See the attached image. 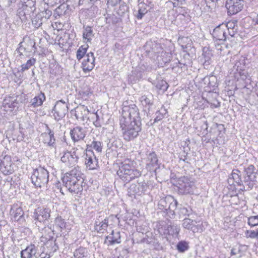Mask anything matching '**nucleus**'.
<instances>
[{
	"mask_svg": "<svg viewBox=\"0 0 258 258\" xmlns=\"http://www.w3.org/2000/svg\"><path fill=\"white\" fill-rule=\"evenodd\" d=\"M16 51L18 54H19L20 58H22V56H23V52L21 50H19V48H17Z\"/></svg>",
	"mask_w": 258,
	"mask_h": 258,
	"instance_id": "obj_64",
	"label": "nucleus"
},
{
	"mask_svg": "<svg viewBox=\"0 0 258 258\" xmlns=\"http://www.w3.org/2000/svg\"><path fill=\"white\" fill-rule=\"evenodd\" d=\"M118 176L124 182H128L136 177L141 175V173L137 169H135L126 163H122L117 171Z\"/></svg>",
	"mask_w": 258,
	"mask_h": 258,
	"instance_id": "obj_5",
	"label": "nucleus"
},
{
	"mask_svg": "<svg viewBox=\"0 0 258 258\" xmlns=\"http://www.w3.org/2000/svg\"><path fill=\"white\" fill-rule=\"evenodd\" d=\"M239 74L241 78L243 80H245L247 77V73L245 71H242L239 73Z\"/></svg>",
	"mask_w": 258,
	"mask_h": 258,
	"instance_id": "obj_60",
	"label": "nucleus"
},
{
	"mask_svg": "<svg viewBox=\"0 0 258 258\" xmlns=\"http://www.w3.org/2000/svg\"><path fill=\"white\" fill-rule=\"evenodd\" d=\"M68 111L67 104L62 100L57 101L52 109L54 119L58 121L63 118Z\"/></svg>",
	"mask_w": 258,
	"mask_h": 258,
	"instance_id": "obj_10",
	"label": "nucleus"
},
{
	"mask_svg": "<svg viewBox=\"0 0 258 258\" xmlns=\"http://www.w3.org/2000/svg\"><path fill=\"white\" fill-rule=\"evenodd\" d=\"M95 57L93 52L86 54L82 63V68L84 72L91 71L95 66Z\"/></svg>",
	"mask_w": 258,
	"mask_h": 258,
	"instance_id": "obj_18",
	"label": "nucleus"
},
{
	"mask_svg": "<svg viewBox=\"0 0 258 258\" xmlns=\"http://www.w3.org/2000/svg\"><path fill=\"white\" fill-rule=\"evenodd\" d=\"M39 231H41L43 235L41 237V241L44 242L46 245H50L52 247V249L56 250L58 246L56 245V239L54 238V225H50L47 226H42Z\"/></svg>",
	"mask_w": 258,
	"mask_h": 258,
	"instance_id": "obj_7",
	"label": "nucleus"
},
{
	"mask_svg": "<svg viewBox=\"0 0 258 258\" xmlns=\"http://www.w3.org/2000/svg\"><path fill=\"white\" fill-rule=\"evenodd\" d=\"M178 191L181 194H193L195 184L186 177H181L177 181Z\"/></svg>",
	"mask_w": 258,
	"mask_h": 258,
	"instance_id": "obj_9",
	"label": "nucleus"
},
{
	"mask_svg": "<svg viewBox=\"0 0 258 258\" xmlns=\"http://www.w3.org/2000/svg\"><path fill=\"white\" fill-rule=\"evenodd\" d=\"M178 202L173 197L167 196L160 197L158 201V208L169 215H174V210L177 206Z\"/></svg>",
	"mask_w": 258,
	"mask_h": 258,
	"instance_id": "obj_6",
	"label": "nucleus"
},
{
	"mask_svg": "<svg viewBox=\"0 0 258 258\" xmlns=\"http://www.w3.org/2000/svg\"><path fill=\"white\" fill-rule=\"evenodd\" d=\"M164 234H168L169 235H174L178 234L179 232V228L177 225L172 224L170 222V224H167L165 227Z\"/></svg>",
	"mask_w": 258,
	"mask_h": 258,
	"instance_id": "obj_31",
	"label": "nucleus"
},
{
	"mask_svg": "<svg viewBox=\"0 0 258 258\" xmlns=\"http://www.w3.org/2000/svg\"><path fill=\"white\" fill-rule=\"evenodd\" d=\"M78 159L79 157L76 155L75 152H64L60 158L61 161L68 167L75 166L78 163Z\"/></svg>",
	"mask_w": 258,
	"mask_h": 258,
	"instance_id": "obj_13",
	"label": "nucleus"
},
{
	"mask_svg": "<svg viewBox=\"0 0 258 258\" xmlns=\"http://www.w3.org/2000/svg\"><path fill=\"white\" fill-rule=\"evenodd\" d=\"M86 130L80 126H77L70 131L71 139L74 142L83 140L86 136Z\"/></svg>",
	"mask_w": 258,
	"mask_h": 258,
	"instance_id": "obj_17",
	"label": "nucleus"
},
{
	"mask_svg": "<svg viewBox=\"0 0 258 258\" xmlns=\"http://www.w3.org/2000/svg\"><path fill=\"white\" fill-rule=\"evenodd\" d=\"M0 171L5 175H10L14 172L13 165L10 156H5L4 160L1 161Z\"/></svg>",
	"mask_w": 258,
	"mask_h": 258,
	"instance_id": "obj_15",
	"label": "nucleus"
},
{
	"mask_svg": "<svg viewBox=\"0 0 258 258\" xmlns=\"http://www.w3.org/2000/svg\"><path fill=\"white\" fill-rule=\"evenodd\" d=\"M17 15L22 20H23L25 19V16L28 14L27 13V11H25V9H23V7L22 6L18 10Z\"/></svg>",
	"mask_w": 258,
	"mask_h": 258,
	"instance_id": "obj_52",
	"label": "nucleus"
},
{
	"mask_svg": "<svg viewBox=\"0 0 258 258\" xmlns=\"http://www.w3.org/2000/svg\"><path fill=\"white\" fill-rule=\"evenodd\" d=\"M85 164L89 169H96L98 161L93 151L91 149H87L85 155Z\"/></svg>",
	"mask_w": 258,
	"mask_h": 258,
	"instance_id": "obj_16",
	"label": "nucleus"
},
{
	"mask_svg": "<svg viewBox=\"0 0 258 258\" xmlns=\"http://www.w3.org/2000/svg\"><path fill=\"white\" fill-rule=\"evenodd\" d=\"M106 239L108 240L109 244L108 245H113V244H111L112 242L111 240H113V236L112 235H108L106 236Z\"/></svg>",
	"mask_w": 258,
	"mask_h": 258,
	"instance_id": "obj_63",
	"label": "nucleus"
},
{
	"mask_svg": "<svg viewBox=\"0 0 258 258\" xmlns=\"http://www.w3.org/2000/svg\"><path fill=\"white\" fill-rule=\"evenodd\" d=\"M45 100V96L44 93L41 92L37 96L31 99L30 101V106L36 108L42 105Z\"/></svg>",
	"mask_w": 258,
	"mask_h": 258,
	"instance_id": "obj_28",
	"label": "nucleus"
},
{
	"mask_svg": "<svg viewBox=\"0 0 258 258\" xmlns=\"http://www.w3.org/2000/svg\"><path fill=\"white\" fill-rule=\"evenodd\" d=\"M108 226V218L106 217L104 219L99 216L95 221L94 228L95 230L98 233H103L107 229Z\"/></svg>",
	"mask_w": 258,
	"mask_h": 258,
	"instance_id": "obj_25",
	"label": "nucleus"
},
{
	"mask_svg": "<svg viewBox=\"0 0 258 258\" xmlns=\"http://www.w3.org/2000/svg\"><path fill=\"white\" fill-rule=\"evenodd\" d=\"M10 214L13 216L14 220L22 223L25 221L24 217V211L20 207H13L10 210Z\"/></svg>",
	"mask_w": 258,
	"mask_h": 258,
	"instance_id": "obj_26",
	"label": "nucleus"
},
{
	"mask_svg": "<svg viewBox=\"0 0 258 258\" xmlns=\"http://www.w3.org/2000/svg\"><path fill=\"white\" fill-rule=\"evenodd\" d=\"M142 78V71L137 68L132 72L128 76V80L131 83H136Z\"/></svg>",
	"mask_w": 258,
	"mask_h": 258,
	"instance_id": "obj_32",
	"label": "nucleus"
},
{
	"mask_svg": "<svg viewBox=\"0 0 258 258\" xmlns=\"http://www.w3.org/2000/svg\"><path fill=\"white\" fill-rule=\"evenodd\" d=\"M18 101L16 97H6L3 101V107L6 111H12L15 108H18Z\"/></svg>",
	"mask_w": 258,
	"mask_h": 258,
	"instance_id": "obj_20",
	"label": "nucleus"
},
{
	"mask_svg": "<svg viewBox=\"0 0 258 258\" xmlns=\"http://www.w3.org/2000/svg\"><path fill=\"white\" fill-rule=\"evenodd\" d=\"M152 45L150 49H149L148 48V45L146 46V52L149 56H153V54H156L158 53V51H157V48L158 47V44L157 43H151Z\"/></svg>",
	"mask_w": 258,
	"mask_h": 258,
	"instance_id": "obj_40",
	"label": "nucleus"
},
{
	"mask_svg": "<svg viewBox=\"0 0 258 258\" xmlns=\"http://www.w3.org/2000/svg\"><path fill=\"white\" fill-rule=\"evenodd\" d=\"M156 87L161 90L166 91L167 89L168 86L165 81L161 80L158 82Z\"/></svg>",
	"mask_w": 258,
	"mask_h": 258,
	"instance_id": "obj_51",
	"label": "nucleus"
},
{
	"mask_svg": "<svg viewBox=\"0 0 258 258\" xmlns=\"http://www.w3.org/2000/svg\"><path fill=\"white\" fill-rule=\"evenodd\" d=\"M94 115L96 119V120L93 121V124L97 127H101V124L98 115L96 113L94 114Z\"/></svg>",
	"mask_w": 258,
	"mask_h": 258,
	"instance_id": "obj_55",
	"label": "nucleus"
},
{
	"mask_svg": "<svg viewBox=\"0 0 258 258\" xmlns=\"http://www.w3.org/2000/svg\"><path fill=\"white\" fill-rule=\"evenodd\" d=\"M212 56V52L210 50H203V54L201 57V61L203 62L204 66H208L210 64Z\"/></svg>",
	"mask_w": 258,
	"mask_h": 258,
	"instance_id": "obj_33",
	"label": "nucleus"
},
{
	"mask_svg": "<svg viewBox=\"0 0 258 258\" xmlns=\"http://www.w3.org/2000/svg\"><path fill=\"white\" fill-rule=\"evenodd\" d=\"M183 227L193 232H201L203 231V226L200 221H194L189 218H185L183 220Z\"/></svg>",
	"mask_w": 258,
	"mask_h": 258,
	"instance_id": "obj_12",
	"label": "nucleus"
},
{
	"mask_svg": "<svg viewBox=\"0 0 258 258\" xmlns=\"http://www.w3.org/2000/svg\"><path fill=\"white\" fill-rule=\"evenodd\" d=\"M187 153H186V155H180L179 156V160L180 161H183L184 162L188 163V162L187 161Z\"/></svg>",
	"mask_w": 258,
	"mask_h": 258,
	"instance_id": "obj_61",
	"label": "nucleus"
},
{
	"mask_svg": "<svg viewBox=\"0 0 258 258\" xmlns=\"http://www.w3.org/2000/svg\"><path fill=\"white\" fill-rule=\"evenodd\" d=\"M91 93L90 91L86 90V91H82L80 92V94L82 98H84L85 100L87 99L89 94Z\"/></svg>",
	"mask_w": 258,
	"mask_h": 258,
	"instance_id": "obj_54",
	"label": "nucleus"
},
{
	"mask_svg": "<svg viewBox=\"0 0 258 258\" xmlns=\"http://www.w3.org/2000/svg\"><path fill=\"white\" fill-rule=\"evenodd\" d=\"M226 30L227 28L225 25H219L213 30L212 34L216 40L225 41L226 40Z\"/></svg>",
	"mask_w": 258,
	"mask_h": 258,
	"instance_id": "obj_24",
	"label": "nucleus"
},
{
	"mask_svg": "<svg viewBox=\"0 0 258 258\" xmlns=\"http://www.w3.org/2000/svg\"><path fill=\"white\" fill-rule=\"evenodd\" d=\"M176 248L180 252H184L188 249V243L184 241H179L177 245Z\"/></svg>",
	"mask_w": 258,
	"mask_h": 258,
	"instance_id": "obj_42",
	"label": "nucleus"
},
{
	"mask_svg": "<svg viewBox=\"0 0 258 258\" xmlns=\"http://www.w3.org/2000/svg\"><path fill=\"white\" fill-rule=\"evenodd\" d=\"M145 14V13H144V12H143L142 11L139 9L137 12V13L135 15L138 20H141Z\"/></svg>",
	"mask_w": 258,
	"mask_h": 258,
	"instance_id": "obj_57",
	"label": "nucleus"
},
{
	"mask_svg": "<svg viewBox=\"0 0 258 258\" xmlns=\"http://www.w3.org/2000/svg\"><path fill=\"white\" fill-rule=\"evenodd\" d=\"M74 110H72V112H73ZM75 113L74 115L77 119L85 120V119H88V115L89 114L90 111L87 106L84 105H81L77 106L74 109Z\"/></svg>",
	"mask_w": 258,
	"mask_h": 258,
	"instance_id": "obj_21",
	"label": "nucleus"
},
{
	"mask_svg": "<svg viewBox=\"0 0 258 258\" xmlns=\"http://www.w3.org/2000/svg\"><path fill=\"white\" fill-rule=\"evenodd\" d=\"M157 166H158V159L155 152L153 151L147 155L146 168L149 171L154 170L156 172Z\"/></svg>",
	"mask_w": 258,
	"mask_h": 258,
	"instance_id": "obj_23",
	"label": "nucleus"
},
{
	"mask_svg": "<svg viewBox=\"0 0 258 258\" xmlns=\"http://www.w3.org/2000/svg\"><path fill=\"white\" fill-rule=\"evenodd\" d=\"M243 0H227L225 7L229 15H234L241 11L243 7Z\"/></svg>",
	"mask_w": 258,
	"mask_h": 258,
	"instance_id": "obj_11",
	"label": "nucleus"
},
{
	"mask_svg": "<svg viewBox=\"0 0 258 258\" xmlns=\"http://www.w3.org/2000/svg\"><path fill=\"white\" fill-rule=\"evenodd\" d=\"M88 254V250L86 248L82 247L76 249L74 252L75 258H87Z\"/></svg>",
	"mask_w": 258,
	"mask_h": 258,
	"instance_id": "obj_35",
	"label": "nucleus"
},
{
	"mask_svg": "<svg viewBox=\"0 0 258 258\" xmlns=\"http://www.w3.org/2000/svg\"><path fill=\"white\" fill-rule=\"evenodd\" d=\"M50 210L49 208H38L35 209L33 215L35 224L38 229L42 226L45 225L48 222L50 217Z\"/></svg>",
	"mask_w": 258,
	"mask_h": 258,
	"instance_id": "obj_8",
	"label": "nucleus"
},
{
	"mask_svg": "<svg viewBox=\"0 0 258 258\" xmlns=\"http://www.w3.org/2000/svg\"><path fill=\"white\" fill-rule=\"evenodd\" d=\"M55 225L57 226L60 231L66 228V222L64 220L60 217H57L55 218L54 221Z\"/></svg>",
	"mask_w": 258,
	"mask_h": 258,
	"instance_id": "obj_44",
	"label": "nucleus"
},
{
	"mask_svg": "<svg viewBox=\"0 0 258 258\" xmlns=\"http://www.w3.org/2000/svg\"><path fill=\"white\" fill-rule=\"evenodd\" d=\"M192 210L189 207H181L179 208V212L180 215L189 216L191 214Z\"/></svg>",
	"mask_w": 258,
	"mask_h": 258,
	"instance_id": "obj_49",
	"label": "nucleus"
},
{
	"mask_svg": "<svg viewBox=\"0 0 258 258\" xmlns=\"http://www.w3.org/2000/svg\"><path fill=\"white\" fill-rule=\"evenodd\" d=\"M111 235L113 236V240H111V244L114 243H120V232L119 231H114L112 230L111 233Z\"/></svg>",
	"mask_w": 258,
	"mask_h": 258,
	"instance_id": "obj_46",
	"label": "nucleus"
},
{
	"mask_svg": "<svg viewBox=\"0 0 258 258\" xmlns=\"http://www.w3.org/2000/svg\"><path fill=\"white\" fill-rule=\"evenodd\" d=\"M128 10V6L125 4H121L120 5L119 8L118 10V13L119 15H122L124 13L127 12Z\"/></svg>",
	"mask_w": 258,
	"mask_h": 258,
	"instance_id": "obj_53",
	"label": "nucleus"
},
{
	"mask_svg": "<svg viewBox=\"0 0 258 258\" xmlns=\"http://www.w3.org/2000/svg\"><path fill=\"white\" fill-rule=\"evenodd\" d=\"M178 63L180 65H178L177 66L181 68V69H183L184 70H186L187 69L186 66L187 64L185 62H182L181 60H178Z\"/></svg>",
	"mask_w": 258,
	"mask_h": 258,
	"instance_id": "obj_58",
	"label": "nucleus"
},
{
	"mask_svg": "<svg viewBox=\"0 0 258 258\" xmlns=\"http://www.w3.org/2000/svg\"><path fill=\"white\" fill-rule=\"evenodd\" d=\"M92 149L95 150L98 152H101L102 151V143L99 141H93L90 146Z\"/></svg>",
	"mask_w": 258,
	"mask_h": 258,
	"instance_id": "obj_48",
	"label": "nucleus"
},
{
	"mask_svg": "<svg viewBox=\"0 0 258 258\" xmlns=\"http://www.w3.org/2000/svg\"><path fill=\"white\" fill-rule=\"evenodd\" d=\"M148 187V185L144 181L139 182L137 183H132L128 188V193L131 195H141L144 193Z\"/></svg>",
	"mask_w": 258,
	"mask_h": 258,
	"instance_id": "obj_14",
	"label": "nucleus"
},
{
	"mask_svg": "<svg viewBox=\"0 0 258 258\" xmlns=\"http://www.w3.org/2000/svg\"><path fill=\"white\" fill-rule=\"evenodd\" d=\"M167 113V111L166 109L164 108L161 109L156 112V117L154 120L153 122H151L149 124V122L148 123V125H152L153 123L155 122H158V121L161 120L165 116L166 114Z\"/></svg>",
	"mask_w": 258,
	"mask_h": 258,
	"instance_id": "obj_36",
	"label": "nucleus"
},
{
	"mask_svg": "<svg viewBox=\"0 0 258 258\" xmlns=\"http://www.w3.org/2000/svg\"><path fill=\"white\" fill-rule=\"evenodd\" d=\"M88 46L82 45L78 49L77 51V58L79 60L81 59L83 57H85Z\"/></svg>",
	"mask_w": 258,
	"mask_h": 258,
	"instance_id": "obj_39",
	"label": "nucleus"
},
{
	"mask_svg": "<svg viewBox=\"0 0 258 258\" xmlns=\"http://www.w3.org/2000/svg\"><path fill=\"white\" fill-rule=\"evenodd\" d=\"M120 125L123 139L130 141L136 138L142 130L141 118L139 110L135 104L125 101L122 104Z\"/></svg>",
	"mask_w": 258,
	"mask_h": 258,
	"instance_id": "obj_1",
	"label": "nucleus"
},
{
	"mask_svg": "<svg viewBox=\"0 0 258 258\" xmlns=\"http://www.w3.org/2000/svg\"><path fill=\"white\" fill-rule=\"evenodd\" d=\"M245 234V237L247 238H256L258 239V228L256 231L247 230L246 231Z\"/></svg>",
	"mask_w": 258,
	"mask_h": 258,
	"instance_id": "obj_47",
	"label": "nucleus"
},
{
	"mask_svg": "<svg viewBox=\"0 0 258 258\" xmlns=\"http://www.w3.org/2000/svg\"><path fill=\"white\" fill-rule=\"evenodd\" d=\"M139 4V9L146 14L148 12L147 8L149 6L145 3V0H138Z\"/></svg>",
	"mask_w": 258,
	"mask_h": 258,
	"instance_id": "obj_50",
	"label": "nucleus"
},
{
	"mask_svg": "<svg viewBox=\"0 0 258 258\" xmlns=\"http://www.w3.org/2000/svg\"><path fill=\"white\" fill-rule=\"evenodd\" d=\"M22 6L28 15L34 13L36 10L35 0H24Z\"/></svg>",
	"mask_w": 258,
	"mask_h": 258,
	"instance_id": "obj_30",
	"label": "nucleus"
},
{
	"mask_svg": "<svg viewBox=\"0 0 258 258\" xmlns=\"http://www.w3.org/2000/svg\"><path fill=\"white\" fill-rule=\"evenodd\" d=\"M36 61V59L34 58H31L28 60L26 63L22 64L21 66V71L23 72L29 69L32 66H34Z\"/></svg>",
	"mask_w": 258,
	"mask_h": 258,
	"instance_id": "obj_38",
	"label": "nucleus"
},
{
	"mask_svg": "<svg viewBox=\"0 0 258 258\" xmlns=\"http://www.w3.org/2000/svg\"><path fill=\"white\" fill-rule=\"evenodd\" d=\"M257 170L253 165L245 167L243 172L234 169L232 170L228 181L233 180L238 186H242V190H251L257 182Z\"/></svg>",
	"mask_w": 258,
	"mask_h": 258,
	"instance_id": "obj_2",
	"label": "nucleus"
},
{
	"mask_svg": "<svg viewBox=\"0 0 258 258\" xmlns=\"http://www.w3.org/2000/svg\"><path fill=\"white\" fill-rule=\"evenodd\" d=\"M24 42H21L19 43V50L22 51V52H25L26 53V48H25L24 45L23 44Z\"/></svg>",
	"mask_w": 258,
	"mask_h": 258,
	"instance_id": "obj_59",
	"label": "nucleus"
},
{
	"mask_svg": "<svg viewBox=\"0 0 258 258\" xmlns=\"http://www.w3.org/2000/svg\"><path fill=\"white\" fill-rule=\"evenodd\" d=\"M46 131L47 133H44L41 135V136L45 138H49V141H46L47 142V145L49 146L54 147L55 145V139L54 136V132L51 131L48 127L47 124H45Z\"/></svg>",
	"mask_w": 258,
	"mask_h": 258,
	"instance_id": "obj_29",
	"label": "nucleus"
},
{
	"mask_svg": "<svg viewBox=\"0 0 258 258\" xmlns=\"http://www.w3.org/2000/svg\"><path fill=\"white\" fill-rule=\"evenodd\" d=\"M38 256L40 257V258H50V255L49 254L44 252H42L40 254L38 253Z\"/></svg>",
	"mask_w": 258,
	"mask_h": 258,
	"instance_id": "obj_62",
	"label": "nucleus"
},
{
	"mask_svg": "<svg viewBox=\"0 0 258 258\" xmlns=\"http://www.w3.org/2000/svg\"><path fill=\"white\" fill-rule=\"evenodd\" d=\"M38 14L42 16L43 18V20H44V21H45L47 23H49V24L51 22V21H49V19L52 15L51 11L48 9H46L45 11H43L38 13Z\"/></svg>",
	"mask_w": 258,
	"mask_h": 258,
	"instance_id": "obj_43",
	"label": "nucleus"
},
{
	"mask_svg": "<svg viewBox=\"0 0 258 258\" xmlns=\"http://www.w3.org/2000/svg\"><path fill=\"white\" fill-rule=\"evenodd\" d=\"M71 11V9L70 6L66 3H63L55 9L54 11L53 16L55 19L63 17L67 18L70 15Z\"/></svg>",
	"mask_w": 258,
	"mask_h": 258,
	"instance_id": "obj_19",
	"label": "nucleus"
},
{
	"mask_svg": "<svg viewBox=\"0 0 258 258\" xmlns=\"http://www.w3.org/2000/svg\"><path fill=\"white\" fill-rule=\"evenodd\" d=\"M49 172L43 167H39L33 170L31 176L32 183L39 187H47L48 182Z\"/></svg>",
	"mask_w": 258,
	"mask_h": 258,
	"instance_id": "obj_4",
	"label": "nucleus"
},
{
	"mask_svg": "<svg viewBox=\"0 0 258 258\" xmlns=\"http://www.w3.org/2000/svg\"><path fill=\"white\" fill-rule=\"evenodd\" d=\"M140 100L144 106L150 105L153 104V100L150 96L143 95L140 97Z\"/></svg>",
	"mask_w": 258,
	"mask_h": 258,
	"instance_id": "obj_41",
	"label": "nucleus"
},
{
	"mask_svg": "<svg viewBox=\"0 0 258 258\" xmlns=\"http://www.w3.org/2000/svg\"><path fill=\"white\" fill-rule=\"evenodd\" d=\"M247 223L251 227H254L258 225V215L251 216L248 218Z\"/></svg>",
	"mask_w": 258,
	"mask_h": 258,
	"instance_id": "obj_45",
	"label": "nucleus"
},
{
	"mask_svg": "<svg viewBox=\"0 0 258 258\" xmlns=\"http://www.w3.org/2000/svg\"><path fill=\"white\" fill-rule=\"evenodd\" d=\"M43 1L45 4H46L48 6L52 7L57 4L56 0H43Z\"/></svg>",
	"mask_w": 258,
	"mask_h": 258,
	"instance_id": "obj_56",
	"label": "nucleus"
},
{
	"mask_svg": "<svg viewBox=\"0 0 258 258\" xmlns=\"http://www.w3.org/2000/svg\"><path fill=\"white\" fill-rule=\"evenodd\" d=\"M32 23L36 29L41 28L42 29H46L47 27L49 26V23L44 21L43 18L38 14L33 19Z\"/></svg>",
	"mask_w": 258,
	"mask_h": 258,
	"instance_id": "obj_27",
	"label": "nucleus"
},
{
	"mask_svg": "<svg viewBox=\"0 0 258 258\" xmlns=\"http://www.w3.org/2000/svg\"><path fill=\"white\" fill-rule=\"evenodd\" d=\"M38 247L33 244L28 245L25 249L21 251V258H32L38 257V253L37 252Z\"/></svg>",
	"mask_w": 258,
	"mask_h": 258,
	"instance_id": "obj_22",
	"label": "nucleus"
},
{
	"mask_svg": "<svg viewBox=\"0 0 258 258\" xmlns=\"http://www.w3.org/2000/svg\"><path fill=\"white\" fill-rule=\"evenodd\" d=\"M24 46L25 48H26V55L29 56V54L27 53H29L30 52H31L34 49V51H35V50L36 49L35 47V42L29 39L26 42H24Z\"/></svg>",
	"mask_w": 258,
	"mask_h": 258,
	"instance_id": "obj_37",
	"label": "nucleus"
},
{
	"mask_svg": "<svg viewBox=\"0 0 258 258\" xmlns=\"http://www.w3.org/2000/svg\"><path fill=\"white\" fill-rule=\"evenodd\" d=\"M93 36V30L91 27H83V38L84 39L87 40V42H90Z\"/></svg>",
	"mask_w": 258,
	"mask_h": 258,
	"instance_id": "obj_34",
	"label": "nucleus"
},
{
	"mask_svg": "<svg viewBox=\"0 0 258 258\" xmlns=\"http://www.w3.org/2000/svg\"><path fill=\"white\" fill-rule=\"evenodd\" d=\"M83 174L79 166L66 173L62 177L63 185L71 193L81 194L83 189Z\"/></svg>",
	"mask_w": 258,
	"mask_h": 258,
	"instance_id": "obj_3",
	"label": "nucleus"
}]
</instances>
